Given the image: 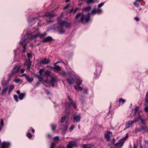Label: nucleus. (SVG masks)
Here are the masks:
<instances>
[{"label":"nucleus","instance_id":"f257e3e1","mask_svg":"<svg viewBox=\"0 0 148 148\" xmlns=\"http://www.w3.org/2000/svg\"><path fill=\"white\" fill-rule=\"evenodd\" d=\"M47 35L46 33H44L42 34H40L38 29H36L33 31L32 32L27 34V37L29 40H33L36 38L37 37L39 36L42 38L45 36Z\"/></svg>","mask_w":148,"mask_h":148},{"label":"nucleus","instance_id":"f03ea898","mask_svg":"<svg viewBox=\"0 0 148 148\" xmlns=\"http://www.w3.org/2000/svg\"><path fill=\"white\" fill-rule=\"evenodd\" d=\"M70 25V23H67L65 21H62L58 24V28L59 31V33L61 34L64 33L65 32V29L69 27Z\"/></svg>","mask_w":148,"mask_h":148},{"label":"nucleus","instance_id":"7ed1b4c3","mask_svg":"<svg viewBox=\"0 0 148 148\" xmlns=\"http://www.w3.org/2000/svg\"><path fill=\"white\" fill-rule=\"evenodd\" d=\"M27 35H26V38L25 39H24L21 40L19 42L20 44L23 45V51L24 53H25L26 52L27 50V44L29 42V40L27 37Z\"/></svg>","mask_w":148,"mask_h":148},{"label":"nucleus","instance_id":"20e7f679","mask_svg":"<svg viewBox=\"0 0 148 148\" xmlns=\"http://www.w3.org/2000/svg\"><path fill=\"white\" fill-rule=\"evenodd\" d=\"M90 13H88L86 16L84 14L81 15L80 17V22L83 24L88 22L90 19Z\"/></svg>","mask_w":148,"mask_h":148},{"label":"nucleus","instance_id":"39448f33","mask_svg":"<svg viewBox=\"0 0 148 148\" xmlns=\"http://www.w3.org/2000/svg\"><path fill=\"white\" fill-rule=\"evenodd\" d=\"M1 84L3 86L1 94L2 95L4 96L6 94V91L8 89L9 85L8 82H2Z\"/></svg>","mask_w":148,"mask_h":148},{"label":"nucleus","instance_id":"423d86ee","mask_svg":"<svg viewBox=\"0 0 148 148\" xmlns=\"http://www.w3.org/2000/svg\"><path fill=\"white\" fill-rule=\"evenodd\" d=\"M138 118L140 119V118L137 117L132 121H128L126 124L125 129L128 128L130 127L133 126L135 123L138 121Z\"/></svg>","mask_w":148,"mask_h":148},{"label":"nucleus","instance_id":"0eeeda50","mask_svg":"<svg viewBox=\"0 0 148 148\" xmlns=\"http://www.w3.org/2000/svg\"><path fill=\"white\" fill-rule=\"evenodd\" d=\"M128 137L127 134L121 139L119 140L118 142L116 143L115 146L117 147H121L123 145L125 142V140L127 139Z\"/></svg>","mask_w":148,"mask_h":148},{"label":"nucleus","instance_id":"6e6552de","mask_svg":"<svg viewBox=\"0 0 148 148\" xmlns=\"http://www.w3.org/2000/svg\"><path fill=\"white\" fill-rule=\"evenodd\" d=\"M50 78L51 79L50 82L52 84V86L54 87L55 86L54 83H56L58 79L57 77L54 74H52L50 77Z\"/></svg>","mask_w":148,"mask_h":148},{"label":"nucleus","instance_id":"1a4fd4ad","mask_svg":"<svg viewBox=\"0 0 148 148\" xmlns=\"http://www.w3.org/2000/svg\"><path fill=\"white\" fill-rule=\"evenodd\" d=\"M81 116L79 114L76 115L75 114L74 115L73 117V122L79 123V122L81 119Z\"/></svg>","mask_w":148,"mask_h":148},{"label":"nucleus","instance_id":"9d476101","mask_svg":"<svg viewBox=\"0 0 148 148\" xmlns=\"http://www.w3.org/2000/svg\"><path fill=\"white\" fill-rule=\"evenodd\" d=\"M66 107V110L65 111L66 114L68 113V115H70V108L71 106V105L69 103H66L65 105Z\"/></svg>","mask_w":148,"mask_h":148},{"label":"nucleus","instance_id":"9b49d317","mask_svg":"<svg viewBox=\"0 0 148 148\" xmlns=\"http://www.w3.org/2000/svg\"><path fill=\"white\" fill-rule=\"evenodd\" d=\"M102 12V10L101 9H94L92 11L91 13L92 15H93L96 13L98 14H100Z\"/></svg>","mask_w":148,"mask_h":148},{"label":"nucleus","instance_id":"f8f14e48","mask_svg":"<svg viewBox=\"0 0 148 148\" xmlns=\"http://www.w3.org/2000/svg\"><path fill=\"white\" fill-rule=\"evenodd\" d=\"M77 146V143L76 141H70L67 145V148H73V147H76Z\"/></svg>","mask_w":148,"mask_h":148},{"label":"nucleus","instance_id":"ddd939ff","mask_svg":"<svg viewBox=\"0 0 148 148\" xmlns=\"http://www.w3.org/2000/svg\"><path fill=\"white\" fill-rule=\"evenodd\" d=\"M68 127V125L67 124H66L64 126H61V127H60V129L61 130L62 133L63 134H65V133Z\"/></svg>","mask_w":148,"mask_h":148},{"label":"nucleus","instance_id":"4468645a","mask_svg":"<svg viewBox=\"0 0 148 148\" xmlns=\"http://www.w3.org/2000/svg\"><path fill=\"white\" fill-rule=\"evenodd\" d=\"M21 67L17 65L15 66L12 69V74H14L18 73Z\"/></svg>","mask_w":148,"mask_h":148},{"label":"nucleus","instance_id":"2eb2a0df","mask_svg":"<svg viewBox=\"0 0 148 148\" xmlns=\"http://www.w3.org/2000/svg\"><path fill=\"white\" fill-rule=\"evenodd\" d=\"M10 146V143L9 142H3L1 148H9Z\"/></svg>","mask_w":148,"mask_h":148},{"label":"nucleus","instance_id":"dca6fc26","mask_svg":"<svg viewBox=\"0 0 148 148\" xmlns=\"http://www.w3.org/2000/svg\"><path fill=\"white\" fill-rule=\"evenodd\" d=\"M52 39V38L51 37L48 36L43 39L42 41V42L44 43H46L51 41Z\"/></svg>","mask_w":148,"mask_h":148},{"label":"nucleus","instance_id":"f3484780","mask_svg":"<svg viewBox=\"0 0 148 148\" xmlns=\"http://www.w3.org/2000/svg\"><path fill=\"white\" fill-rule=\"evenodd\" d=\"M49 62V59L45 58L40 61V64H48Z\"/></svg>","mask_w":148,"mask_h":148},{"label":"nucleus","instance_id":"a211bd4d","mask_svg":"<svg viewBox=\"0 0 148 148\" xmlns=\"http://www.w3.org/2000/svg\"><path fill=\"white\" fill-rule=\"evenodd\" d=\"M75 78L77 80L76 83L79 86L80 85L82 84V80L78 76H75Z\"/></svg>","mask_w":148,"mask_h":148},{"label":"nucleus","instance_id":"6ab92c4d","mask_svg":"<svg viewBox=\"0 0 148 148\" xmlns=\"http://www.w3.org/2000/svg\"><path fill=\"white\" fill-rule=\"evenodd\" d=\"M112 135V133L109 131L107 132V134H105V137L108 141L109 140L110 136Z\"/></svg>","mask_w":148,"mask_h":148},{"label":"nucleus","instance_id":"aec40b11","mask_svg":"<svg viewBox=\"0 0 148 148\" xmlns=\"http://www.w3.org/2000/svg\"><path fill=\"white\" fill-rule=\"evenodd\" d=\"M68 98L69 100L70 101L71 103L75 108H76V105L75 102L72 100V99L69 96H68Z\"/></svg>","mask_w":148,"mask_h":148},{"label":"nucleus","instance_id":"412c9836","mask_svg":"<svg viewBox=\"0 0 148 148\" xmlns=\"http://www.w3.org/2000/svg\"><path fill=\"white\" fill-rule=\"evenodd\" d=\"M56 16V15L54 14H52L51 12H47L45 15L43 16H49L50 18H52L53 17L55 16Z\"/></svg>","mask_w":148,"mask_h":148},{"label":"nucleus","instance_id":"4be33fe9","mask_svg":"<svg viewBox=\"0 0 148 148\" xmlns=\"http://www.w3.org/2000/svg\"><path fill=\"white\" fill-rule=\"evenodd\" d=\"M24 65H27V68L29 69L31 66V63L30 61L29 60L26 61V62L24 63Z\"/></svg>","mask_w":148,"mask_h":148},{"label":"nucleus","instance_id":"5701e85b","mask_svg":"<svg viewBox=\"0 0 148 148\" xmlns=\"http://www.w3.org/2000/svg\"><path fill=\"white\" fill-rule=\"evenodd\" d=\"M143 0H136V1L134 2L133 4L136 7H138L139 6V2L143 1Z\"/></svg>","mask_w":148,"mask_h":148},{"label":"nucleus","instance_id":"b1692460","mask_svg":"<svg viewBox=\"0 0 148 148\" xmlns=\"http://www.w3.org/2000/svg\"><path fill=\"white\" fill-rule=\"evenodd\" d=\"M54 66L53 67H51V68L52 69H54L55 70L57 71H60L61 70V67L58 65H54Z\"/></svg>","mask_w":148,"mask_h":148},{"label":"nucleus","instance_id":"393cba45","mask_svg":"<svg viewBox=\"0 0 148 148\" xmlns=\"http://www.w3.org/2000/svg\"><path fill=\"white\" fill-rule=\"evenodd\" d=\"M66 115L65 116H62V117L61 121H60V122L61 123H64L66 119L67 118L69 117V116H68V113L67 114H66Z\"/></svg>","mask_w":148,"mask_h":148},{"label":"nucleus","instance_id":"a878e982","mask_svg":"<svg viewBox=\"0 0 148 148\" xmlns=\"http://www.w3.org/2000/svg\"><path fill=\"white\" fill-rule=\"evenodd\" d=\"M139 117L140 118V119L138 118L139 119H138V121H139V120H140L141 122L142 123V124L143 125H145V122L146 120L142 119L141 118L140 115V114H139V116L138 117Z\"/></svg>","mask_w":148,"mask_h":148},{"label":"nucleus","instance_id":"bb28decb","mask_svg":"<svg viewBox=\"0 0 148 148\" xmlns=\"http://www.w3.org/2000/svg\"><path fill=\"white\" fill-rule=\"evenodd\" d=\"M68 83L70 84H72L75 82V80L72 78L67 79Z\"/></svg>","mask_w":148,"mask_h":148},{"label":"nucleus","instance_id":"cd10ccee","mask_svg":"<svg viewBox=\"0 0 148 148\" xmlns=\"http://www.w3.org/2000/svg\"><path fill=\"white\" fill-rule=\"evenodd\" d=\"M93 146L92 144H84L83 145V148H91Z\"/></svg>","mask_w":148,"mask_h":148},{"label":"nucleus","instance_id":"c85d7f7f","mask_svg":"<svg viewBox=\"0 0 148 148\" xmlns=\"http://www.w3.org/2000/svg\"><path fill=\"white\" fill-rule=\"evenodd\" d=\"M25 79L29 82H31L33 80V78H30L29 76L28 75L26 76Z\"/></svg>","mask_w":148,"mask_h":148},{"label":"nucleus","instance_id":"c756f323","mask_svg":"<svg viewBox=\"0 0 148 148\" xmlns=\"http://www.w3.org/2000/svg\"><path fill=\"white\" fill-rule=\"evenodd\" d=\"M44 75L47 76H49L51 75V72L48 71H46L44 72Z\"/></svg>","mask_w":148,"mask_h":148},{"label":"nucleus","instance_id":"7c9ffc66","mask_svg":"<svg viewBox=\"0 0 148 148\" xmlns=\"http://www.w3.org/2000/svg\"><path fill=\"white\" fill-rule=\"evenodd\" d=\"M141 128L142 130H143L145 132H147L148 131V128L146 125L142 126L141 127Z\"/></svg>","mask_w":148,"mask_h":148},{"label":"nucleus","instance_id":"2f4dec72","mask_svg":"<svg viewBox=\"0 0 148 148\" xmlns=\"http://www.w3.org/2000/svg\"><path fill=\"white\" fill-rule=\"evenodd\" d=\"M125 102V100L122 98H120L119 99V105H122Z\"/></svg>","mask_w":148,"mask_h":148},{"label":"nucleus","instance_id":"473e14b6","mask_svg":"<svg viewBox=\"0 0 148 148\" xmlns=\"http://www.w3.org/2000/svg\"><path fill=\"white\" fill-rule=\"evenodd\" d=\"M25 95V93H21L19 94V99L21 100H22L24 96Z\"/></svg>","mask_w":148,"mask_h":148},{"label":"nucleus","instance_id":"72a5a7b5","mask_svg":"<svg viewBox=\"0 0 148 148\" xmlns=\"http://www.w3.org/2000/svg\"><path fill=\"white\" fill-rule=\"evenodd\" d=\"M14 86L13 85H12L10 87L8 92V94H10L11 91L14 89Z\"/></svg>","mask_w":148,"mask_h":148},{"label":"nucleus","instance_id":"f704fd0d","mask_svg":"<svg viewBox=\"0 0 148 148\" xmlns=\"http://www.w3.org/2000/svg\"><path fill=\"white\" fill-rule=\"evenodd\" d=\"M58 143V141L56 143H55L54 142H52L51 144L50 148H55V147L56 144Z\"/></svg>","mask_w":148,"mask_h":148},{"label":"nucleus","instance_id":"c9c22d12","mask_svg":"<svg viewBox=\"0 0 148 148\" xmlns=\"http://www.w3.org/2000/svg\"><path fill=\"white\" fill-rule=\"evenodd\" d=\"M94 0H86V2L88 4H93L95 3Z\"/></svg>","mask_w":148,"mask_h":148},{"label":"nucleus","instance_id":"e433bc0d","mask_svg":"<svg viewBox=\"0 0 148 148\" xmlns=\"http://www.w3.org/2000/svg\"><path fill=\"white\" fill-rule=\"evenodd\" d=\"M91 9V6H88L84 9V10L85 11H89Z\"/></svg>","mask_w":148,"mask_h":148},{"label":"nucleus","instance_id":"4c0bfd02","mask_svg":"<svg viewBox=\"0 0 148 148\" xmlns=\"http://www.w3.org/2000/svg\"><path fill=\"white\" fill-rule=\"evenodd\" d=\"M74 87L76 89H78L80 91H81L82 90V87L79 86L75 85L74 86Z\"/></svg>","mask_w":148,"mask_h":148},{"label":"nucleus","instance_id":"58836bf2","mask_svg":"<svg viewBox=\"0 0 148 148\" xmlns=\"http://www.w3.org/2000/svg\"><path fill=\"white\" fill-rule=\"evenodd\" d=\"M60 75L61 76L64 77L66 75V73L65 71H62L60 73Z\"/></svg>","mask_w":148,"mask_h":148},{"label":"nucleus","instance_id":"ea45409f","mask_svg":"<svg viewBox=\"0 0 148 148\" xmlns=\"http://www.w3.org/2000/svg\"><path fill=\"white\" fill-rule=\"evenodd\" d=\"M51 126L52 130L53 131H55L56 128V125L55 124H52Z\"/></svg>","mask_w":148,"mask_h":148},{"label":"nucleus","instance_id":"a19ab883","mask_svg":"<svg viewBox=\"0 0 148 148\" xmlns=\"http://www.w3.org/2000/svg\"><path fill=\"white\" fill-rule=\"evenodd\" d=\"M60 139V138L58 136H56L53 138V139L55 141H57Z\"/></svg>","mask_w":148,"mask_h":148},{"label":"nucleus","instance_id":"79ce46f5","mask_svg":"<svg viewBox=\"0 0 148 148\" xmlns=\"http://www.w3.org/2000/svg\"><path fill=\"white\" fill-rule=\"evenodd\" d=\"M14 98L16 101L17 102H18V96L16 95H14Z\"/></svg>","mask_w":148,"mask_h":148},{"label":"nucleus","instance_id":"37998d69","mask_svg":"<svg viewBox=\"0 0 148 148\" xmlns=\"http://www.w3.org/2000/svg\"><path fill=\"white\" fill-rule=\"evenodd\" d=\"M104 4V3H103V2L101 3H100L98 5V7L99 8H100L101 7H102L103 5Z\"/></svg>","mask_w":148,"mask_h":148},{"label":"nucleus","instance_id":"c03bdc74","mask_svg":"<svg viewBox=\"0 0 148 148\" xmlns=\"http://www.w3.org/2000/svg\"><path fill=\"white\" fill-rule=\"evenodd\" d=\"M81 16V13H78L75 16V18L76 19H77L79 18L80 16Z\"/></svg>","mask_w":148,"mask_h":148},{"label":"nucleus","instance_id":"a18cd8bd","mask_svg":"<svg viewBox=\"0 0 148 148\" xmlns=\"http://www.w3.org/2000/svg\"><path fill=\"white\" fill-rule=\"evenodd\" d=\"M145 100L146 102L148 101V92H147L146 93L145 97Z\"/></svg>","mask_w":148,"mask_h":148},{"label":"nucleus","instance_id":"49530a36","mask_svg":"<svg viewBox=\"0 0 148 148\" xmlns=\"http://www.w3.org/2000/svg\"><path fill=\"white\" fill-rule=\"evenodd\" d=\"M138 108H139L137 106H136L135 108H134V114H135V113H136L137 112Z\"/></svg>","mask_w":148,"mask_h":148},{"label":"nucleus","instance_id":"de8ad7c7","mask_svg":"<svg viewBox=\"0 0 148 148\" xmlns=\"http://www.w3.org/2000/svg\"><path fill=\"white\" fill-rule=\"evenodd\" d=\"M0 123H1V126L3 127V126L4 124L3 120V119H1Z\"/></svg>","mask_w":148,"mask_h":148},{"label":"nucleus","instance_id":"09e8293b","mask_svg":"<svg viewBox=\"0 0 148 148\" xmlns=\"http://www.w3.org/2000/svg\"><path fill=\"white\" fill-rule=\"evenodd\" d=\"M44 71V69H41L39 71V73L41 75H42V73Z\"/></svg>","mask_w":148,"mask_h":148},{"label":"nucleus","instance_id":"8fccbe9b","mask_svg":"<svg viewBox=\"0 0 148 148\" xmlns=\"http://www.w3.org/2000/svg\"><path fill=\"white\" fill-rule=\"evenodd\" d=\"M142 130L141 128V127L140 128H137L135 130V132H139L140 131Z\"/></svg>","mask_w":148,"mask_h":148},{"label":"nucleus","instance_id":"3c124183","mask_svg":"<svg viewBox=\"0 0 148 148\" xmlns=\"http://www.w3.org/2000/svg\"><path fill=\"white\" fill-rule=\"evenodd\" d=\"M27 136L29 138H31L32 137V135L30 133H28L27 134Z\"/></svg>","mask_w":148,"mask_h":148},{"label":"nucleus","instance_id":"603ef678","mask_svg":"<svg viewBox=\"0 0 148 148\" xmlns=\"http://www.w3.org/2000/svg\"><path fill=\"white\" fill-rule=\"evenodd\" d=\"M20 81L21 80L19 79H16L14 80V81L16 83H19Z\"/></svg>","mask_w":148,"mask_h":148},{"label":"nucleus","instance_id":"864d4df0","mask_svg":"<svg viewBox=\"0 0 148 148\" xmlns=\"http://www.w3.org/2000/svg\"><path fill=\"white\" fill-rule=\"evenodd\" d=\"M75 126L74 125H72L70 128V131H72L75 128Z\"/></svg>","mask_w":148,"mask_h":148},{"label":"nucleus","instance_id":"5fc2aeb1","mask_svg":"<svg viewBox=\"0 0 148 148\" xmlns=\"http://www.w3.org/2000/svg\"><path fill=\"white\" fill-rule=\"evenodd\" d=\"M69 6V4H68L66 5L65 6L64 8V9H68Z\"/></svg>","mask_w":148,"mask_h":148},{"label":"nucleus","instance_id":"6e6d98bb","mask_svg":"<svg viewBox=\"0 0 148 148\" xmlns=\"http://www.w3.org/2000/svg\"><path fill=\"white\" fill-rule=\"evenodd\" d=\"M42 75H41L40 76H37V77L39 79H41V80H40V81H41V80H42V79H43V78L41 76Z\"/></svg>","mask_w":148,"mask_h":148},{"label":"nucleus","instance_id":"4d7b16f0","mask_svg":"<svg viewBox=\"0 0 148 148\" xmlns=\"http://www.w3.org/2000/svg\"><path fill=\"white\" fill-rule=\"evenodd\" d=\"M40 84V82H38L37 83L36 85V87H38Z\"/></svg>","mask_w":148,"mask_h":148},{"label":"nucleus","instance_id":"13d9d810","mask_svg":"<svg viewBox=\"0 0 148 148\" xmlns=\"http://www.w3.org/2000/svg\"><path fill=\"white\" fill-rule=\"evenodd\" d=\"M36 19H35L34 18H32V21H32V22L35 23L36 22Z\"/></svg>","mask_w":148,"mask_h":148},{"label":"nucleus","instance_id":"bf43d9fd","mask_svg":"<svg viewBox=\"0 0 148 148\" xmlns=\"http://www.w3.org/2000/svg\"><path fill=\"white\" fill-rule=\"evenodd\" d=\"M27 55L28 58H30L31 56V54L29 53H27Z\"/></svg>","mask_w":148,"mask_h":148},{"label":"nucleus","instance_id":"052dcab7","mask_svg":"<svg viewBox=\"0 0 148 148\" xmlns=\"http://www.w3.org/2000/svg\"><path fill=\"white\" fill-rule=\"evenodd\" d=\"M44 82L45 83H49V81L48 80H46L44 81Z\"/></svg>","mask_w":148,"mask_h":148},{"label":"nucleus","instance_id":"680f3d73","mask_svg":"<svg viewBox=\"0 0 148 148\" xmlns=\"http://www.w3.org/2000/svg\"><path fill=\"white\" fill-rule=\"evenodd\" d=\"M134 19L135 20H136L137 21H138L139 20V19L137 17H135L134 18Z\"/></svg>","mask_w":148,"mask_h":148},{"label":"nucleus","instance_id":"e2e57ef3","mask_svg":"<svg viewBox=\"0 0 148 148\" xmlns=\"http://www.w3.org/2000/svg\"><path fill=\"white\" fill-rule=\"evenodd\" d=\"M20 71L22 73H23L24 72V69H22L20 70Z\"/></svg>","mask_w":148,"mask_h":148},{"label":"nucleus","instance_id":"0e129e2a","mask_svg":"<svg viewBox=\"0 0 148 148\" xmlns=\"http://www.w3.org/2000/svg\"><path fill=\"white\" fill-rule=\"evenodd\" d=\"M16 93L17 94H19V95L21 93H20V91L19 90H17L16 92Z\"/></svg>","mask_w":148,"mask_h":148},{"label":"nucleus","instance_id":"69168bd1","mask_svg":"<svg viewBox=\"0 0 148 148\" xmlns=\"http://www.w3.org/2000/svg\"><path fill=\"white\" fill-rule=\"evenodd\" d=\"M60 61H58L56 62V63L54 64V65H56V64L60 63Z\"/></svg>","mask_w":148,"mask_h":148},{"label":"nucleus","instance_id":"338daca9","mask_svg":"<svg viewBox=\"0 0 148 148\" xmlns=\"http://www.w3.org/2000/svg\"><path fill=\"white\" fill-rule=\"evenodd\" d=\"M26 76H27V75H26L25 74H24L21 76V77L25 76V78H26Z\"/></svg>","mask_w":148,"mask_h":148},{"label":"nucleus","instance_id":"774afa93","mask_svg":"<svg viewBox=\"0 0 148 148\" xmlns=\"http://www.w3.org/2000/svg\"><path fill=\"white\" fill-rule=\"evenodd\" d=\"M133 148H137V147L135 145V144H134L133 145Z\"/></svg>","mask_w":148,"mask_h":148}]
</instances>
